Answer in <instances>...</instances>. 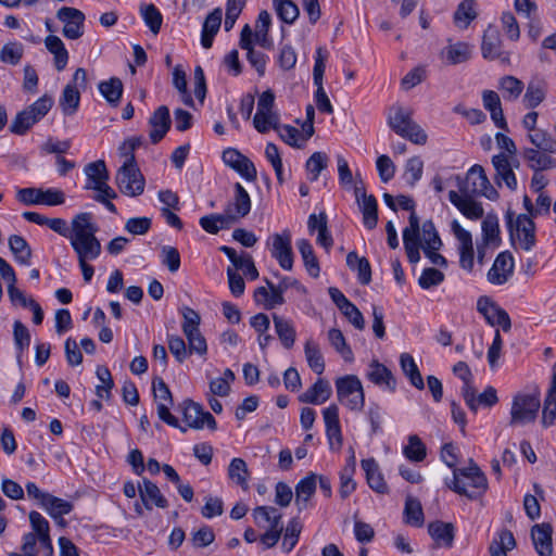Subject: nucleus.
<instances>
[{
	"mask_svg": "<svg viewBox=\"0 0 556 556\" xmlns=\"http://www.w3.org/2000/svg\"><path fill=\"white\" fill-rule=\"evenodd\" d=\"M97 226L91 222L90 213L77 214L72 219L70 242L79 260H96L101 254V243L96 237Z\"/></svg>",
	"mask_w": 556,
	"mask_h": 556,
	"instance_id": "obj_1",
	"label": "nucleus"
},
{
	"mask_svg": "<svg viewBox=\"0 0 556 556\" xmlns=\"http://www.w3.org/2000/svg\"><path fill=\"white\" fill-rule=\"evenodd\" d=\"M447 486L470 500L481 496L488 489V480L480 468L471 463L467 468H456Z\"/></svg>",
	"mask_w": 556,
	"mask_h": 556,
	"instance_id": "obj_2",
	"label": "nucleus"
},
{
	"mask_svg": "<svg viewBox=\"0 0 556 556\" xmlns=\"http://www.w3.org/2000/svg\"><path fill=\"white\" fill-rule=\"evenodd\" d=\"M52 105V97L43 94L33 104L16 114L9 127L10 131L18 136L25 135L35 124L39 123L48 114Z\"/></svg>",
	"mask_w": 556,
	"mask_h": 556,
	"instance_id": "obj_3",
	"label": "nucleus"
},
{
	"mask_svg": "<svg viewBox=\"0 0 556 556\" xmlns=\"http://www.w3.org/2000/svg\"><path fill=\"white\" fill-rule=\"evenodd\" d=\"M118 190L127 197H138L143 193L146 179L137 166L135 154L119 167L116 174Z\"/></svg>",
	"mask_w": 556,
	"mask_h": 556,
	"instance_id": "obj_4",
	"label": "nucleus"
},
{
	"mask_svg": "<svg viewBox=\"0 0 556 556\" xmlns=\"http://www.w3.org/2000/svg\"><path fill=\"white\" fill-rule=\"evenodd\" d=\"M541 406L540 391L518 393L514 396L510 409V425H526L536 419Z\"/></svg>",
	"mask_w": 556,
	"mask_h": 556,
	"instance_id": "obj_5",
	"label": "nucleus"
},
{
	"mask_svg": "<svg viewBox=\"0 0 556 556\" xmlns=\"http://www.w3.org/2000/svg\"><path fill=\"white\" fill-rule=\"evenodd\" d=\"M337 396L341 404L351 410H361L365 404V394L357 376L348 375L336 380Z\"/></svg>",
	"mask_w": 556,
	"mask_h": 556,
	"instance_id": "obj_6",
	"label": "nucleus"
},
{
	"mask_svg": "<svg viewBox=\"0 0 556 556\" xmlns=\"http://www.w3.org/2000/svg\"><path fill=\"white\" fill-rule=\"evenodd\" d=\"M507 226L513 240H517L520 248L530 251L535 245V224L527 214H519L514 219V214L507 212Z\"/></svg>",
	"mask_w": 556,
	"mask_h": 556,
	"instance_id": "obj_7",
	"label": "nucleus"
},
{
	"mask_svg": "<svg viewBox=\"0 0 556 556\" xmlns=\"http://www.w3.org/2000/svg\"><path fill=\"white\" fill-rule=\"evenodd\" d=\"M459 191L466 195H483L490 200H495L498 197L483 167L478 164L468 170L465 181L459 185Z\"/></svg>",
	"mask_w": 556,
	"mask_h": 556,
	"instance_id": "obj_8",
	"label": "nucleus"
},
{
	"mask_svg": "<svg viewBox=\"0 0 556 556\" xmlns=\"http://www.w3.org/2000/svg\"><path fill=\"white\" fill-rule=\"evenodd\" d=\"M328 52L323 47L317 48L315 55V64L313 68V81L316 86L315 103L320 112L331 114L333 112L332 104L324 89V74L326 68V61Z\"/></svg>",
	"mask_w": 556,
	"mask_h": 556,
	"instance_id": "obj_9",
	"label": "nucleus"
},
{
	"mask_svg": "<svg viewBox=\"0 0 556 556\" xmlns=\"http://www.w3.org/2000/svg\"><path fill=\"white\" fill-rule=\"evenodd\" d=\"M292 236L289 229L271 235L267 240L271 256L285 270L293 267Z\"/></svg>",
	"mask_w": 556,
	"mask_h": 556,
	"instance_id": "obj_10",
	"label": "nucleus"
},
{
	"mask_svg": "<svg viewBox=\"0 0 556 556\" xmlns=\"http://www.w3.org/2000/svg\"><path fill=\"white\" fill-rule=\"evenodd\" d=\"M275 94L271 90L262 92L257 101V111L253 118V125L258 132L265 134L270 128H277L278 115L273 111Z\"/></svg>",
	"mask_w": 556,
	"mask_h": 556,
	"instance_id": "obj_11",
	"label": "nucleus"
},
{
	"mask_svg": "<svg viewBox=\"0 0 556 556\" xmlns=\"http://www.w3.org/2000/svg\"><path fill=\"white\" fill-rule=\"evenodd\" d=\"M16 199L25 205H61L65 201L64 193L58 189L23 188L16 191Z\"/></svg>",
	"mask_w": 556,
	"mask_h": 556,
	"instance_id": "obj_12",
	"label": "nucleus"
},
{
	"mask_svg": "<svg viewBox=\"0 0 556 556\" xmlns=\"http://www.w3.org/2000/svg\"><path fill=\"white\" fill-rule=\"evenodd\" d=\"M153 395L156 401L159 418L172 427H179L178 419L170 414L169 408L173 405V396L169 388L162 378H155L152 382Z\"/></svg>",
	"mask_w": 556,
	"mask_h": 556,
	"instance_id": "obj_13",
	"label": "nucleus"
},
{
	"mask_svg": "<svg viewBox=\"0 0 556 556\" xmlns=\"http://www.w3.org/2000/svg\"><path fill=\"white\" fill-rule=\"evenodd\" d=\"M181 410L184 421L190 428L203 429L205 426L211 430H215L217 428V424L213 415L210 412L204 410L200 404L191 400H185L182 402Z\"/></svg>",
	"mask_w": 556,
	"mask_h": 556,
	"instance_id": "obj_14",
	"label": "nucleus"
},
{
	"mask_svg": "<svg viewBox=\"0 0 556 556\" xmlns=\"http://www.w3.org/2000/svg\"><path fill=\"white\" fill-rule=\"evenodd\" d=\"M56 17L64 26L62 34L67 39H78L84 35L85 14L72 7H62L56 12Z\"/></svg>",
	"mask_w": 556,
	"mask_h": 556,
	"instance_id": "obj_15",
	"label": "nucleus"
},
{
	"mask_svg": "<svg viewBox=\"0 0 556 556\" xmlns=\"http://www.w3.org/2000/svg\"><path fill=\"white\" fill-rule=\"evenodd\" d=\"M477 309L483 315L489 325L501 326L504 331L510 329L511 321L508 313L488 296H480L478 299Z\"/></svg>",
	"mask_w": 556,
	"mask_h": 556,
	"instance_id": "obj_16",
	"label": "nucleus"
},
{
	"mask_svg": "<svg viewBox=\"0 0 556 556\" xmlns=\"http://www.w3.org/2000/svg\"><path fill=\"white\" fill-rule=\"evenodd\" d=\"M251 211V199L248 191L242 187L241 184L235 185L233 199L226 205L224 214L230 223L238 222L245 217Z\"/></svg>",
	"mask_w": 556,
	"mask_h": 556,
	"instance_id": "obj_17",
	"label": "nucleus"
},
{
	"mask_svg": "<svg viewBox=\"0 0 556 556\" xmlns=\"http://www.w3.org/2000/svg\"><path fill=\"white\" fill-rule=\"evenodd\" d=\"M481 52L484 59L509 63V53L502 50L498 30L492 26H489L483 34Z\"/></svg>",
	"mask_w": 556,
	"mask_h": 556,
	"instance_id": "obj_18",
	"label": "nucleus"
},
{
	"mask_svg": "<svg viewBox=\"0 0 556 556\" xmlns=\"http://www.w3.org/2000/svg\"><path fill=\"white\" fill-rule=\"evenodd\" d=\"M2 280L8 283V296L13 306L29 307L33 298H28L26 293L16 287V275L13 267L4 260H2Z\"/></svg>",
	"mask_w": 556,
	"mask_h": 556,
	"instance_id": "obj_19",
	"label": "nucleus"
},
{
	"mask_svg": "<svg viewBox=\"0 0 556 556\" xmlns=\"http://www.w3.org/2000/svg\"><path fill=\"white\" fill-rule=\"evenodd\" d=\"M451 228L454 236L459 241L460 266L466 270H471L473 267V244L471 235L468 230L464 229L456 219L452 222Z\"/></svg>",
	"mask_w": 556,
	"mask_h": 556,
	"instance_id": "obj_20",
	"label": "nucleus"
},
{
	"mask_svg": "<svg viewBox=\"0 0 556 556\" xmlns=\"http://www.w3.org/2000/svg\"><path fill=\"white\" fill-rule=\"evenodd\" d=\"M149 138L153 144L159 143L170 129L172 121L169 109L166 105L159 106L149 117Z\"/></svg>",
	"mask_w": 556,
	"mask_h": 556,
	"instance_id": "obj_21",
	"label": "nucleus"
},
{
	"mask_svg": "<svg viewBox=\"0 0 556 556\" xmlns=\"http://www.w3.org/2000/svg\"><path fill=\"white\" fill-rule=\"evenodd\" d=\"M514 260L509 252L500 253L488 271V280L493 285H503L513 275Z\"/></svg>",
	"mask_w": 556,
	"mask_h": 556,
	"instance_id": "obj_22",
	"label": "nucleus"
},
{
	"mask_svg": "<svg viewBox=\"0 0 556 556\" xmlns=\"http://www.w3.org/2000/svg\"><path fill=\"white\" fill-rule=\"evenodd\" d=\"M450 201L453 205H455L460 213L469 219L477 220L480 219L484 210L482 204L475 201L472 195L458 194L456 191L452 190L448 193Z\"/></svg>",
	"mask_w": 556,
	"mask_h": 556,
	"instance_id": "obj_23",
	"label": "nucleus"
},
{
	"mask_svg": "<svg viewBox=\"0 0 556 556\" xmlns=\"http://www.w3.org/2000/svg\"><path fill=\"white\" fill-rule=\"evenodd\" d=\"M552 532L549 523L544 522L532 527V542L540 556H553Z\"/></svg>",
	"mask_w": 556,
	"mask_h": 556,
	"instance_id": "obj_24",
	"label": "nucleus"
},
{
	"mask_svg": "<svg viewBox=\"0 0 556 556\" xmlns=\"http://www.w3.org/2000/svg\"><path fill=\"white\" fill-rule=\"evenodd\" d=\"M553 153L543 150H534L533 148H526L522 151V156L528 163V166L533 172H543L556 168V159L552 156Z\"/></svg>",
	"mask_w": 556,
	"mask_h": 556,
	"instance_id": "obj_25",
	"label": "nucleus"
},
{
	"mask_svg": "<svg viewBox=\"0 0 556 556\" xmlns=\"http://www.w3.org/2000/svg\"><path fill=\"white\" fill-rule=\"evenodd\" d=\"M492 164L496 172V182L500 185L501 181H504L509 190H516L517 179L513 170V164L510 163L508 156L504 153L496 154L492 157Z\"/></svg>",
	"mask_w": 556,
	"mask_h": 556,
	"instance_id": "obj_26",
	"label": "nucleus"
},
{
	"mask_svg": "<svg viewBox=\"0 0 556 556\" xmlns=\"http://www.w3.org/2000/svg\"><path fill=\"white\" fill-rule=\"evenodd\" d=\"M332 388L328 380L318 378L316 382L299 396V401L306 404L320 405L328 401Z\"/></svg>",
	"mask_w": 556,
	"mask_h": 556,
	"instance_id": "obj_27",
	"label": "nucleus"
},
{
	"mask_svg": "<svg viewBox=\"0 0 556 556\" xmlns=\"http://www.w3.org/2000/svg\"><path fill=\"white\" fill-rule=\"evenodd\" d=\"M428 532L438 547H452L455 538V528L451 522L440 520L428 525Z\"/></svg>",
	"mask_w": 556,
	"mask_h": 556,
	"instance_id": "obj_28",
	"label": "nucleus"
},
{
	"mask_svg": "<svg viewBox=\"0 0 556 556\" xmlns=\"http://www.w3.org/2000/svg\"><path fill=\"white\" fill-rule=\"evenodd\" d=\"M138 491L147 509L151 510L153 504L160 508H166L168 506L167 500L162 495L159 486L152 481L143 479L142 485L138 486Z\"/></svg>",
	"mask_w": 556,
	"mask_h": 556,
	"instance_id": "obj_29",
	"label": "nucleus"
},
{
	"mask_svg": "<svg viewBox=\"0 0 556 556\" xmlns=\"http://www.w3.org/2000/svg\"><path fill=\"white\" fill-rule=\"evenodd\" d=\"M482 102L485 110L490 112L491 118L495 126L501 129H507V122L504 117L501 99L493 90H484L482 92Z\"/></svg>",
	"mask_w": 556,
	"mask_h": 556,
	"instance_id": "obj_30",
	"label": "nucleus"
},
{
	"mask_svg": "<svg viewBox=\"0 0 556 556\" xmlns=\"http://www.w3.org/2000/svg\"><path fill=\"white\" fill-rule=\"evenodd\" d=\"M220 251L225 253V255L229 258V261L233 264L236 269L243 270L244 275L254 280L258 277V270L256 269L253 258L249 254L238 255L236 250L230 247L223 245Z\"/></svg>",
	"mask_w": 556,
	"mask_h": 556,
	"instance_id": "obj_31",
	"label": "nucleus"
},
{
	"mask_svg": "<svg viewBox=\"0 0 556 556\" xmlns=\"http://www.w3.org/2000/svg\"><path fill=\"white\" fill-rule=\"evenodd\" d=\"M361 464L366 473V480L369 488L380 494L388 493V484L379 470L377 462L374 458H367L363 459Z\"/></svg>",
	"mask_w": 556,
	"mask_h": 556,
	"instance_id": "obj_32",
	"label": "nucleus"
},
{
	"mask_svg": "<svg viewBox=\"0 0 556 556\" xmlns=\"http://www.w3.org/2000/svg\"><path fill=\"white\" fill-rule=\"evenodd\" d=\"M367 378L377 386H384L390 391H395L396 380L391 370L378 361H372L369 365Z\"/></svg>",
	"mask_w": 556,
	"mask_h": 556,
	"instance_id": "obj_33",
	"label": "nucleus"
},
{
	"mask_svg": "<svg viewBox=\"0 0 556 556\" xmlns=\"http://www.w3.org/2000/svg\"><path fill=\"white\" fill-rule=\"evenodd\" d=\"M316 483L317 475L311 472L295 485V505L299 510H303L307 507L308 501L315 494Z\"/></svg>",
	"mask_w": 556,
	"mask_h": 556,
	"instance_id": "obj_34",
	"label": "nucleus"
},
{
	"mask_svg": "<svg viewBox=\"0 0 556 556\" xmlns=\"http://www.w3.org/2000/svg\"><path fill=\"white\" fill-rule=\"evenodd\" d=\"M471 56V47L467 42L448 43L441 51V58L450 65L468 61Z\"/></svg>",
	"mask_w": 556,
	"mask_h": 556,
	"instance_id": "obj_35",
	"label": "nucleus"
},
{
	"mask_svg": "<svg viewBox=\"0 0 556 556\" xmlns=\"http://www.w3.org/2000/svg\"><path fill=\"white\" fill-rule=\"evenodd\" d=\"M45 46L47 50L53 54V61L55 68L61 72L63 71L68 62V52L63 41L54 35H49L45 39Z\"/></svg>",
	"mask_w": 556,
	"mask_h": 556,
	"instance_id": "obj_36",
	"label": "nucleus"
},
{
	"mask_svg": "<svg viewBox=\"0 0 556 556\" xmlns=\"http://www.w3.org/2000/svg\"><path fill=\"white\" fill-rule=\"evenodd\" d=\"M516 547V540L514 534L508 529H503L498 532L497 538H494L489 546L491 556H507V552Z\"/></svg>",
	"mask_w": 556,
	"mask_h": 556,
	"instance_id": "obj_37",
	"label": "nucleus"
},
{
	"mask_svg": "<svg viewBox=\"0 0 556 556\" xmlns=\"http://www.w3.org/2000/svg\"><path fill=\"white\" fill-rule=\"evenodd\" d=\"M276 333L286 349H291L295 342V329L292 323L277 314L273 315Z\"/></svg>",
	"mask_w": 556,
	"mask_h": 556,
	"instance_id": "obj_38",
	"label": "nucleus"
},
{
	"mask_svg": "<svg viewBox=\"0 0 556 556\" xmlns=\"http://www.w3.org/2000/svg\"><path fill=\"white\" fill-rule=\"evenodd\" d=\"M84 172L87 176V185L86 189H92L93 186L101 185V181L109 180V172L103 160H98L91 163H88Z\"/></svg>",
	"mask_w": 556,
	"mask_h": 556,
	"instance_id": "obj_39",
	"label": "nucleus"
},
{
	"mask_svg": "<svg viewBox=\"0 0 556 556\" xmlns=\"http://www.w3.org/2000/svg\"><path fill=\"white\" fill-rule=\"evenodd\" d=\"M400 366L403 374L408 378L412 386L418 390L425 388L422 376L409 353H402L400 356Z\"/></svg>",
	"mask_w": 556,
	"mask_h": 556,
	"instance_id": "obj_40",
	"label": "nucleus"
},
{
	"mask_svg": "<svg viewBox=\"0 0 556 556\" xmlns=\"http://www.w3.org/2000/svg\"><path fill=\"white\" fill-rule=\"evenodd\" d=\"M299 252L303 258L304 266L307 270V273L314 277L317 278L320 273V267L318 260L314 253L313 247L311 242L307 239H300L296 242Z\"/></svg>",
	"mask_w": 556,
	"mask_h": 556,
	"instance_id": "obj_41",
	"label": "nucleus"
},
{
	"mask_svg": "<svg viewBox=\"0 0 556 556\" xmlns=\"http://www.w3.org/2000/svg\"><path fill=\"white\" fill-rule=\"evenodd\" d=\"M8 243L17 263L22 265H28L30 263L31 249L22 236L13 235L9 237Z\"/></svg>",
	"mask_w": 556,
	"mask_h": 556,
	"instance_id": "obj_42",
	"label": "nucleus"
},
{
	"mask_svg": "<svg viewBox=\"0 0 556 556\" xmlns=\"http://www.w3.org/2000/svg\"><path fill=\"white\" fill-rule=\"evenodd\" d=\"M395 134L409 140L415 144L424 146L427 142L428 136L425 130L410 117L404 128L395 125Z\"/></svg>",
	"mask_w": 556,
	"mask_h": 556,
	"instance_id": "obj_43",
	"label": "nucleus"
},
{
	"mask_svg": "<svg viewBox=\"0 0 556 556\" xmlns=\"http://www.w3.org/2000/svg\"><path fill=\"white\" fill-rule=\"evenodd\" d=\"M395 134L409 140L415 144L424 146L427 142L428 136L425 130L410 117L404 128L395 125Z\"/></svg>",
	"mask_w": 556,
	"mask_h": 556,
	"instance_id": "obj_44",
	"label": "nucleus"
},
{
	"mask_svg": "<svg viewBox=\"0 0 556 556\" xmlns=\"http://www.w3.org/2000/svg\"><path fill=\"white\" fill-rule=\"evenodd\" d=\"M99 91L111 105L116 106L123 94V83L119 78L112 77L99 84Z\"/></svg>",
	"mask_w": 556,
	"mask_h": 556,
	"instance_id": "obj_45",
	"label": "nucleus"
},
{
	"mask_svg": "<svg viewBox=\"0 0 556 556\" xmlns=\"http://www.w3.org/2000/svg\"><path fill=\"white\" fill-rule=\"evenodd\" d=\"M357 203L363 214L365 227L374 229L378 223V204L376 198L369 194Z\"/></svg>",
	"mask_w": 556,
	"mask_h": 556,
	"instance_id": "obj_46",
	"label": "nucleus"
},
{
	"mask_svg": "<svg viewBox=\"0 0 556 556\" xmlns=\"http://www.w3.org/2000/svg\"><path fill=\"white\" fill-rule=\"evenodd\" d=\"M60 106L65 115H73L76 113L80 102V91L72 84H67L60 98Z\"/></svg>",
	"mask_w": 556,
	"mask_h": 556,
	"instance_id": "obj_47",
	"label": "nucleus"
},
{
	"mask_svg": "<svg viewBox=\"0 0 556 556\" xmlns=\"http://www.w3.org/2000/svg\"><path fill=\"white\" fill-rule=\"evenodd\" d=\"M304 353L309 368L317 375H321L325 370V361L318 344L313 340H307Z\"/></svg>",
	"mask_w": 556,
	"mask_h": 556,
	"instance_id": "obj_48",
	"label": "nucleus"
},
{
	"mask_svg": "<svg viewBox=\"0 0 556 556\" xmlns=\"http://www.w3.org/2000/svg\"><path fill=\"white\" fill-rule=\"evenodd\" d=\"M405 522L414 526L421 527L424 525V510L419 500L407 496L404 507Z\"/></svg>",
	"mask_w": 556,
	"mask_h": 556,
	"instance_id": "obj_49",
	"label": "nucleus"
},
{
	"mask_svg": "<svg viewBox=\"0 0 556 556\" xmlns=\"http://www.w3.org/2000/svg\"><path fill=\"white\" fill-rule=\"evenodd\" d=\"M528 140L533 144L534 150H543L549 153H556V139L543 129H536L528 132Z\"/></svg>",
	"mask_w": 556,
	"mask_h": 556,
	"instance_id": "obj_50",
	"label": "nucleus"
},
{
	"mask_svg": "<svg viewBox=\"0 0 556 556\" xmlns=\"http://www.w3.org/2000/svg\"><path fill=\"white\" fill-rule=\"evenodd\" d=\"M228 477L243 490H247L249 479L247 463L242 458H233L228 467Z\"/></svg>",
	"mask_w": 556,
	"mask_h": 556,
	"instance_id": "obj_51",
	"label": "nucleus"
},
{
	"mask_svg": "<svg viewBox=\"0 0 556 556\" xmlns=\"http://www.w3.org/2000/svg\"><path fill=\"white\" fill-rule=\"evenodd\" d=\"M546 85L543 81H531L523 96L527 108L534 109L545 99Z\"/></svg>",
	"mask_w": 556,
	"mask_h": 556,
	"instance_id": "obj_52",
	"label": "nucleus"
},
{
	"mask_svg": "<svg viewBox=\"0 0 556 556\" xmlns=\"http://www.w3.org/2000/svg\"><path fill=\"white\" fill-rule=\"evenodd\" d=\"M475 1L476 0H463L458 4L454 13V22L459 28H467L471 21L476 18L477 13L473 10Z\"/></svg>",
	"mask_w": 556,
	"mask_h": 556,
	"instance_id": "obj_53",
	"label": "nucleus"
},
{
	"mask_svg": "<svg viewBox=\"0 0 556 556\" xmlns=\"http://www.w3.org/2000/svg\"><path fill=\"white\" fill-rule=\"evenodd\" d=\"M45 509L48 511V514L53 518L58 519L63 517L64 515L70 514L73 510V504L55 497L53 495H49L46 500V502L42 505Z\"/></svg>",
	"mask_w": 556,
	"mask_h": 556,
	"instance_id": "obj_54",
	"label": "nucleus"
},
{
	"mask_svg": "<svg viewBox=\"0 0 556 556\" xmlns=\"http://www.w3.org/2000/svg\"><path fill=\"white\" fill-rule=\"evenodd\" d=\"M278 17L287 24H292L300 14L298 5L291 0H274Z\"/></svg>",
	"mask_w": 556,
	"mask_h": 556,
	"instance_id": "obj_55",
	"label": "nucleus"
},
{
	"mask_svg": "<svg viewBox=\"0 0 556 556\" xmlns=\"http://www.w3.org/2000/svg\"><path fill=\"white\" fill-rule=\"evenodd\" d=\"M141 16L151 33L157 35L160 33L163 16L154 4H144L140 8Z\"/></svg>",
	"mask_w": 556,
	"mask_h": 556,
	"instance_id": "obj_56",
	"label": "nucleus"
},
{
	"mask_svg": "<svg viewBox=\"0 0 556 556\" xmlns=\"http://www.w3.org/2000/svg\"><path fill=\"white\" fill-rule=\"evenodd\" d=\"M301 531L302 523L298 518H292L286 527L285 536L281 544V547L286 553H290L295 547Z\"/></svg>",
	"mask_w": 556,
	"mask_h": 556,
	"instance_id": "obj_57",
	"label": "nucleus"
},
{
	"mask_svg": "<svg viewBox=\"0 0 556 556\" xmlns=\"http://www.w3.org/2000/svg\"><path fill=\"white\" fill-rule=\"evenodd\" d=\"M403 453L407 459L417 463L422 462L427 456L426 445L416 434L409 435L408 444L404 447Z\"/></svg>",
	"mask_w": 556,
	"mask_h": 556,
	"instance_id": "obj_58",
	"label": "nucleus"
},
{
	"mask_svg": "<svg viewBox=\"0 0 556 556\" xmlns=\"http://www.w3.org/2000/svg\"><path fill=\"white\" fill-rule=\"evenodd\" d=\"M500 88L504 92L505 99L514 101L521 94L523 83L514 76H505L500 80Z\"/></svg>",
	"mask_w": 556,
	"mask_h": 556,
	"instance_id": "obj_59",
	"label": "nucleus"
},
{
	"mask_svg": "<svg viewBox=\"0 0 556 556\" xmlns=\"http://www.w3.org/2000/svg\"><path fill=\"white\" fill-rule=\"evenodd\" d=\"M328 156L324 152H314L306 161L305 167L311 175L309 179L315 181L320 173L327 167Z\"/></svg>",
	"mask_w": 556,
	"mask_h": 556,
	"instance_id": "obj_60",
	"label": "nucleus"
},
{
	"mask_svg": "<svg viewBox=\"0 0 556 556\" xmlns=\"http://www.w3.org/2000/svg\"><path fill=\"white\" fill-rule=\"evenodd\" d=\"M230 220L223 214H211L200 218V226L208 233L215 235L222 228L230 225Z\"/></svg>",
	"mask_w": 556,
	"mask_h": 556,
	"instance_id": "obj_61",
	"label": "nucleus"
},
{
	"mask_svg": "<svg viewBox=\"0 0 556 556\" xmlns=\"http://www.w3.org/2000/svg\"><path fill=\"white\" fill-rule=\"evenodd\" d=\"M328 339L330 344L339 352L345 361L353 359V352L348 346L345 338L341 330L332 328L328 331Z\"/></svg>",
	"mask_w": 556,
	"mask_h": 556,
	"instance_id": "obj_62",
	"label": "nucleus"
},
{
	"mask_svg": "<svg viewBox=\"0 0 556 556\" xmlns=\"http://www.w3.org/2000/svg\"><path fill=\"white\" fill-rule=\"evenodd\" d=\"M253 517L257 525H261L262 522H266L269 525V528L271 525H275L276 517L277 518V525H281V514L278 511L277 508L273 506H257L253 509Z\"/></svg>",
	"mask_w": 556,
	"mask_h": 556,
	"instance_id": "obj_63",
	"label": "nucleus"
},
{
	"mask_svg": "<svg viewBox=\"0 0 556 556\" xmlns=\"http://www.w3.org/2000/svg\"><path fill=\"white\" fill-rule=\"evenodd\" d=\"M188 340V350L189 353H197L199 355H204L207 352V344L205 338L202 336L200 328L197 330H188L184 331Z\"/></svg>",
	"mask_w": 556,
	"mask_h": 556,
	"instance_id": "obj_64",
	"label": "nucleus"
}]
</instances>
